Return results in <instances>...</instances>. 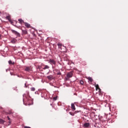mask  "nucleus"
<instances>
[{
	"label": "nucleus",
	"mask_w": 128,
	"mask_h": 128,
	"mask_svg": "<svg viewBox=\"0 0 128 128\" xmlns=\"http://www.w3.org/2000/svg\"><path fill=\"white\" fill-rule=\"evenodd\" d=\"M40 68V66H38V68Z\"/></svg>",
	"instance_id": "nucleus-29"
},
{
	"label": "nucleus",
	"mask_w": 128,
	"mask_h": 128,
	"mask_svg": "<svg viewBox=\"0 0 128 128\" xmlns=\"http://www.w3.org/2000/svg\"><path fill=\"white\" fill-rule=\"evenodd\" d=\"M9 64H14V62H12V60H10L8 61Z\"/></svg>",
	"instance_id": "nucleus-17"
},
{
	"label": "nucleus",
	"mask_w": 128,
	"mask_h": 128,
	"mask_svg": "<svg viewBox=\"0 0 128 128\" xmlns=\"http://www.w3.org/2000/svg\"><path fill=\"white\" fill-rule=\"evenodd\" d=\"M95 86L96 88V90H100V88L98 84H96Z\"/></svg>",
	"instance_id": "nucleus-16"
},
{
	"label": "nucleus",
	"mask_w": 128,
	"mask_h": 128,
	"mask_svg": "<svg viewBox=\"0 0 128 128\" xmlns=\"http://www.w3.org/2000/svg\"><path fill=\"white\" fill-rule=\"evenodd\" d=\"M0 124H4V120L0 118Z\"/></svg>",
	"instance_id": "nucleus-15"
},
{
	"label": "nucleus",
	"mask_w": 128,
	"mask_h": 128,
	"mask_svg": "<svg viewBox=\"0 0 128 128\" xmlns=\"http://www.w3.org/2000/svg\"><path fill=\"white\" fill-rule=\"evenodd\" d=\"M10 124V122H9Z\"/></svg>",
	"instance_id": "nucleus-30"
},
{
	"label": "nucleus",
	"mask_w": 128,
	"mask_h": 128,
	"mask_svg": "<svg viewBox=\"0 0 128 128\" xmlns=\"http://www.w3.org/2000/svg\"><path fill=\"white\" fill-rule=\"evenodd\" d=\"M16 40L15 38H13L12 40H11V42L12 44H16Z\"/></svg>",
	"instance_id": "nucleus-14"
},
{
	"label": "nucleus",
	"mask_w": 128,
	"mask_h": 128,
	"mask_svg": "<svg viewBox=\"0 0 128 128\" xmlns=\"http://www.w3.org/2000/svg\"><path fill=\"white\" fill-rule=\"evenodd\" d=\"M2 38V34H0V39L1 38Z\"/></svg>",
	"instance_id": "nucleus-27"
},
{
	"label": "nucleus",
	"mask_w": 128,
	"mask_h": 128,
	"mask_svg": "<svg viewBox=\"0 0 128 128\" xmlns=\"http://www.w3.org/2000/svg\"><path fill=\"white\" fill-rule=\"evenodd\" d=\"M58 46V48H60V50H62V46Z\"/></svg>",
	"instance_id": "nucleus-26"
},
{
	"label": "nucleus",
	"mask_w": 128,
	"mask_h": 128,
	"mask_svg": "<svg viewBox=\"0 0 128 128\" xmlns=\"http://www.w3.org/2000/svg\"><path fill=\"white\" fill-rule=\"evenodd\" d=\"M6 18H7V20H9V22H10V16H7L6 17Z\"/></svg>",
	"instance_id": "nucleus-19"
},
{
	"label": "nucleus",
	"mask_w": 128,
	"mask_h": 128,
	"mask_svg": "<svg viewBox=\"0 0 128 128\" xmlns=\"http://www.w3.org/2000/svg\"><path fill=\"white\" fill-rule=\"evenodd\" d=\"M80 84H82V86H84V81H82V80H80Z\"/></svg>",
	"instance_id": "nucleus-20"
},
{
	"label": "nucleus",
	"mask_w": 128,
	"mask_h": 128,
	"mask_svg": "<svg viewBox=\"0 0 128 128\" xmlns=\"http://www.w3.org/2000/svg\"><path fill=\"white\" fill-rule=\"evenodd\" d=\"M47 78L49 80H54V76L52 75H50L47 76Z\"/></svg>",
	"instance_id": "nucleus-9"
},
{
	"label": "nucleus",
	"mask_w": 128,
	"mask_h": 128,
	"mask_svg": "<svg viewBox=\"0 0 128 128\" xmlns=\"http://www.w3.org/2000/svg\"><path fill=\"white\" fill-rule=\"evenodd\" d=\"M58 46H62V44H60V43H58Z\"/></svg>",
	"instance_id": "nucleus-22"
},
{
	"label": "nucleus",
	"mask_w": 128,
	"mask_h": 128,
	"mask_svg": "<svg viewBox=\"0 0 128 128\" xmlns=\"http://www.w3.org/2000/svg\"><path fill=\"white\" fill-rule=\"evenodd\" d=\"M24 128H30V127L28 126H25L24 127Z\"/></svg>",
	"instance_id": "nucleus-25"
},
{
	"label": "nucleus",
	"mask_w": 128,
	"mask_h": 128,
	"mask_svg": "<svg viewBox=\"0 0 128 128\" xmlns=\"http://www.w3.org/2000/svg\"><path fill=\"white\" fill-rule=\"evenodd\" d=\"M7 118L8 119V120H10V118L8 116H7Z\"/></svg>",
	"instance_id": "nucleus-24"
},
{
	"label": "nucleus",
	"mask_w": 128,
	"mask_h": 128,
	"mask_svg": "<svg viewBox=\"0 0 128 128\" xmlns=\"http://www.w3.org/2000/svg\"><path fill=\"white\" fill-rule=\"evenodd\" d=\"M57 74L58 76H60V75H62V72H59L58 73H57Z\"/></svg>",
	"instance_id": "nucleus-23"
},
{
	"label": "nucleus",
	"mask_w": 128,
	"mask_h": 128,
	"mask_svg": "<svg viewBox=\"0 0 128 128\" xmlns=\"http://www.w3.org/2000/svg\"><path fill=\"white\" fill-rule=\"evenodd\" d=\"M72 72H69L67 74L66 76L68 78H66V80H68V78H72Z\"/></svg>",
	"instance_id": "nucleus-2"
},
{
	"label": "nucleus",
	"mask_w": 128,
	"mask_h": 128,
	"mask_svg": "<svg viewBox=\"0 0 128 128\" xmlns=\"http://www.w3.org/2000/svg\"><path fill=\"white\" fill-rule=\"evenodd\" d=\"M53 100H58V97L56 96V97H54L53 98Z\"/></svg>",
	"instance_id": "nucleus-21"
},
{
	"label": "nucleus",
	"mask_w": 128,
	"mask_h": 128,
	"mask_svg": "<svg viewBox=\"0 0 128 128\" xmlns=\"http://www.w3.org/2000/svg\"><path fill=\"white\" fill-rule=\"evenodd\" d=\"M42 66H44V68H43V70H48L50 68V67L48 65H44Z\"/></svg>",
	"instance_id": "nucleus-10"
},
{
	"label": "nucleus",
	"mask_w": 128,
	"mask_h": 128,
	"mask_svg": "<svg viewBox=\"0 0 128 128\" xmlns=\"http://www.w3.org/2000/svg\"><path fill=\"white\" fill-rule=\"evenodd\" d=\"M49 62L50 64H54V66H56V61H54V60H52V59H50L49 60Z\"/></svg>",
	"instance_id": "nucleus-4"
},
{
	"label": "nucleus",
	"mask_w": 128,
	"mask_h": 128,
	"mask_svg": "<svg viewBox=\"0 0 128 128\" xmlns=\"http://www.w3.org/2000/svg\"><path fill=\"white\" fill-rule=\"evenodd\" d=\"M84 128H88L90 126V123H85L84 124Z\"/></svg>",
	"instance_id": "nucleus-13"
},
{
	"label": "nucleus",
	"mask_w": 128,
	"mask_h": 128,
	"mask_svg": "<svg viewBox=\"0 0 128 128\" xmlns=\"http://www.w3.org/2000/svg\"><path fill=\"white\" fill-rule=\"evenodd\" d=\"M71 108L72 110H76V106H74V104H72L71 105Z\"/></svg>",
	"instance_id": "nucleus-12"
},
{
	"label": "nucleus",
	"mask_w": 128,
	"mask_h": 128,
	"mask_svg": "<svg viewBox=\"0 0 128 128\" xmlns=\"http://www.w3.org/2000/svg\"><path fill=\"white\" fill-rule=\"evenodd\" d=\"M12 32L14 34H16L17 36H20V34L18 32L14 30H12Z\"/></svg>",
	"instance_id": "nucleus-3"
},
{
	"label": "nucleus",
	"mask_w": 128,
	"mask_h": 128,
	"mask_svg": "<svg viewBox=\"0 0 128 128\" xmlns=\"http://www.w3.org/2000/svg\"><path fill=\"white\" fill-rule=\"evenodd\" d=\"M30 90H32V92H34V90H36V88L32 87L30 88Z\"/></svg>",
	"instance_id": "nucleus-18"
},
{
	"label": "nucleus",
	"mask_w": 128,
	"mask_h": 128,
	"mask_svg": "<svg viewBox=\"0 0 128 128\" xmlns=\"http://www.w3.org/2000/svg\"><path fill=\"white\" fill-rule=\"evenodd\" d=\"M23 101L24 104L26 102L28 106H30L32 104V100H30V92H27V95L26 94H23Z\"/></svg>",
	"instance_id": "nucleus-1"
},
{
	"label": "nucleus",
	"mask_w": 128,
	"mask_h": 128,
	"mask_svg": "<svg viewBox=\"0 0 128 128\" xmlns=\"http://www.w3.org/2000/svg\"><path fill=\"white\" fill-rule=\"evenodd\" d=\"M24 24L25 26H26V28H30V24L25 22V23H24Z\"/></svg>",
	"instance_id": "nucleus-7"
},
{
	"label": "nucleus",
	"mask_w": 128,
	"mask_h": 128,
	"mask_svg": "<svg viewBox=\"0 0 128 128\" xmlns=\"http://www.w3.org/2000/svg\"><path fill=\"white\" fill-rule=\"evenodd\" d=\"M9 114H12V112H10V113Z\"/></svg>",
	"instance_id": "nucleus-28"
},
{
	"label": "nucleus",
	"mask_w": 128,
	"mask_h": 128,
	"mask_svg": "<svg viewBox=\"0 0 128 128\" xmlns=\"http://www.w3.org/2000/svg\"><path fill=\"white\" fill-rule=\"evenodd\" d=\"M22 35L28 34V30H26V29L24 30L22 29Z\"/></svg>",
	"instance_id": "nucleus-8"
},
{
	"label": "nucleus",
	"mask_w": 128,
	"mask_h": 128,
	"mask_svg": "<svg viewBox=\"0 0 128 128\" xmlns=\"http://www.w3.org/2000/svg\"><path fill=\"white\" fill-rule=\"evenodd\" d=\"M32 66H26L25 69H24V70L26 72H30V71H32Z\"/></svg>",
	"instance_id": "nucleus-5"
},
{
	"label": "nucleus",
	"mask_w": 128,
	"mask_h": 128,
	"mask_svg": "<svg viewBox=\"0 0 128 128\" xmlns=\"http://www.w3.org/2000/svg\"><path fill=\"white\" fill-rule=\"evenodd\" d=\"M18 22H19V24H24L25 22L22 19H18Z\"/></svg>",
	"instance_id": "nucleus-6"
},
{
	"label": "nucleus",
	"mask_w": 128,
	"mask_h": 128,
	"mask_svg": "<svg viewBox=\"0 0 128 128\" xmlns=\"http://www.w3.org/2000/svg\"><path fill=\"white\" fill-rule=\"evenodd\" d=\"M87 79L88 80H89V82H93V80L92 78V77H88Z\"/></svg>",
	"instance_id": "nucleus-11"
}]
</instances>
